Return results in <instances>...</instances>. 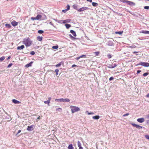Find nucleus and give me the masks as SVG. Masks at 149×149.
<instances>
[{"label":"nucleus","mask_w":149,"mask_h":149,"mask_svg":"<svg viewBox=\"0 0 149 149\" xmlns=\"http://www.w3.org/2000/svg\"><path fill=\"white\" fill-rule=\"evenodd\" d=\"M32 42L29 38H25L23 40V43L26 47H29L31 45Z\"/></svg>","instance_id":"nucleus-1"},{"label":"nucleus","mask_w":149,"mask_h":149,"mask_svg":"<svg viewBox=\"0 0 149 149\" xmlns=\"http://www.w3.org/2000/svg\"><path fill=\"white\" fill-rule=\"evenodd\" d=\"M70 108L71 109V112L72 113L79 111L80 110V109L79 108L75 106H71Z\"/></svg>","instance_id":"nucleus-2"},{"label":"nucleus","mask_w":149,"mask_h":149,"mask_svg":"<svg viewBox=\"0 0 149 149\" xmlns=\"http://www.w3.org/2000/svg\"><path fill=\"white\" fill-rule=\"evenodd\" d=\"M88 9H89V8L87 7H83L81 8H79L78 10V12H82L85 10H88Z\"/></svg>","instance_id":"nucleus-3"},{"label":"nucleus","mask_w":149,"mask_h":149,"mask_svg":"<svg viewBox=\"0 0 149 149\" xmlns=\"http://www.w3.org/2000/svg\"><path fill=\"white\" fill-rule=\"evenodd\" d=\"M140 65L142 66L148 67L149 66V63H148L141 62Z\"/></svg>","instance_id":"nucleus-4"},{"label":"nucleus","mask_w":149,"mask_h":149,"mask_svg":"<svg viewBox=\"0 0 149 149\" xmlns=\"http://www.w3.org/2000/svg\"><path fill=\"white\" fill-rule=\"evenodd\" d=\"M137 121L139 123H142L145 121V119L143 118H139L137 119Z\"/></svg>","instance_id":"nucleus-5"},{"label":"nucleus","mask_w":149,"mask_h":149,"mask_svg":"<svg viewBox=\"0 0 149 149\" xmlns=\"http://www.w3.org/2000/svg\"><path fill=\"white\" fill-rule=\"evenodd\" d=\"M11 24L13 26H15L17 25L18 22H16L15 21L13 20L11 22Z\"/></svg>","instance_id":"nucleus-6"},{"label":"nucleus","mask_w":149,"mask_h":149,"mask_svg":"<svg viewBox=\"0 0 149 149\" xmlns=\"http://www.w3.org/2000/svg\"><path fill=\"white\" fill-rule=\"evenodd\" d=\"M51 99V97H49L48 98V100H47V101H44V103L45 104H47L49 106V104L50 102V100Z\"/></svg>","instance_id":"nucleus-7"},{"label":"nucleus","mask_w":149,"mask_h":149,"mask_svg":"<svg viewBox=\"0 0 149 149\" xmlns=\"http://www.w3.org/2000/svg\"><path fill=\"white\" fill-rule=\"evenodd\" d=\"M127 3H128V4L131 6H134L135 5V3L132 1H128V2H127Z\"/></svg>","instance_id":"nucleus-8"},{"label":"nucleus","mask_w":149,"mask_h":149,"mask_svg":"<svg viewBox=\"0 0 149 149\" xmlns=\"http://www.w3.org/2000/svg\"><path fill=\"white\" fill-rule=\"evenodd\" d=\"M72 7L74 9L77 10L78 11L79 9L78 8V5L77 4H74Z\"/></svg>","instance_id":"nucleus-9"},{"label":"nucleus","mask_w":149,"mask_h":149,"mask_svg":"<svg viewBox=\"0 0 149 149\" xmlns=\"http://www.w3.org/2000/svg\"><path fill=\"white\" fill-rule=\"evenodd\" d=\"M12 102L15 104H19L20 103L19 101L15 99H13Z\"/></svg>","instance_id":"nucleus-10"},{"label":"nucleus","mask_w":149,"mask_h":149,"mask_svg":"<svg viewBox=\"0 0 149 149\" xmlns=\"http://www.w3.org/2000/svg\"><path fill=\"white\" fill-rule=\"evenodd\" d=\"M33 130V126H28L27 128V130L28 131H31Z\"/></svg>","instance_id":"nucleus-11"},{"label":"nucleus","mask_w":149,"mask_h":149,"mask_svg":"<svg viewBox=\"0 0 149 149\" xmlns=\"http://www.w3.org/2000/svg\"><path fill=\"white\" fill-rule=\"evenodd\" d=\"M24 48V45H22L20 46H18L17 47V49L18 50L22 49Z\"/></svg>","instance_id":"nucleus-12"},{"label":"nucleus","mask_w":149,"mask_h":149,"mask_svg":"<svg viewBox=\"0 0 149 149\" xmlns=\"http://www.w3.org/2000/svg\"><path fill=\"white\" fill-rule=\"evenodd\" d=\"M33 63V62H31L30 63H29L27 64H26V65H25V67H26V68H28V67H30V66H31V65H32V64Z\"/></svg>","instance_id":"nucleus-13"},{"label":"nucleus","mask_w":149,"mask_h":149,"mask_svg":"<svg viewBox=\"0 0 149 149\" xmlns=\"http://www.w3.org/2000/svg\"><path fill=\"white\" fill-rule=\"evenodd\" d=\"M70 32L74 36L76 37V34L74 31L73 30H71Z\"/></svg>","instance_id":"nucleus-14"},{"label":"nucleus","mask_w":149,"mask_h":149,"mask_svg":"<svg viewBox=\"0 0 149 149\" xmlns=\"http://www.w3.org/2000/svg\"><path fill=\"white\" fill-rule=\"evenodd\" d=\"M117 66V65L115 64L113 65H110L109 66H108V67L109 68H113L116 67Z\"/></svg>","instance_id":"nucleus-15"},{"label":"nucleus","mask_w":149,"mask_h":149,"mask_svg":"<svg viewBox=\"0 0 149 149\" xmlns=\"http://www.w3.org/2000/svg\"><path fill=\"white\" fill-rule=\"evenodd\" d=\"M71 20L70 19H66L64 20H63L62 23H66L69 22Z\"/></svg>","instance_id":"nucleus-16"},{"label":"nucleus","mask_w":149,"mask_h":149,"mask_svg":"<svg viewBox=\"0 0 149 149\" xmlns=\"http://www.w3.org/2000/svg\"><path fill=\"white\" fill-rule=\"evenodd\" d=\"M100 116H96L93 117V118L94 119L97 120L100 118Z\"/></svg>","instance_id":"nucleus-17"},{"label":"nucleus","mask_w":149,"mask_h":149,"mask_svg":"<svg viewBox=\"0 0 149 149\" xmlns=\"http://www.w3.org/2000/svg\"><path fill=\"white\" fill-rule=\"evenodd\" d=\"M36 20H38L41 19L42 17V16L39 15H38L36 17Z\"/></svg>","instance_id":"nucleus-18"},{"label":"nucleus","mask_w":149,"mask_h":149,"mask_svg":"<svg viewBox=\"0 0 149 149\" xmlns=\"http://www.w3.org/2000/svg\"><path fill=\"white\" fill-rule=\"evenodd\" d=\"M63 102H68L70 101V100L68 98L63 99Z\"/></svg>","instance_id":"nucleus-19"},{"label":"nucleus","mask_w":149,"mask_h":149,"mask_svg":"<svg viewBox=\"0 0 149 149\" xmlns=\"http://www.w3.org/2000/svg\"><path fill=\"white\" fill-rule=\"evenodd\" d=\"M55 100L58 102H63V98L56 99Z\"/></svg>","instance_id":"nucleus-20"},{"label":"nucleus","mask_w":149,"mask_h":149,"mask_svg":"<svg viewBox=\"0 0 149 149\" xmlns=\"http://www.w3.org/2000/svg\"><path fill=\"white\" fill-rule=\"evenodd\" d=\"M92 5L94 7L97 6L98 5V4L97 3L95 2H92Z\"/></svg>","instance_id":"nucleus-21"},{"label":"nucleus","mask_w":149,"mask_h":149,"mask_svg":"<svg viewBox=\"0 0 149 149\" xmlns=\"http://www.w3.org/2000/svg\"><path fill=\"white\" fill-rule=\"evenodd\" d=\"M68 149H74V148L73 147L72 145V144L70 145L68 147Z\"/></svg>","instance_id":"nucleus-22"},{"label":"nucleus","mask_w":149,"mask_h":149,"mask_svg":"<svg viewBox=\"0 0 149 149\" xmlns=\"http://www.w3.org/2000/svg\"><path fill=\"white\" fill-rule=\"evenodd\" d=\"M142 32L145 34H149V31H143Z\"/></svg>","instance_id":"nucleus-23"},{"label":"nucleus","mask_w":149,"mask_h":149,"mask_svg":"<svg viewBox=\"0 0 149 149\" xmlns=\"http://www.w3.org/2000/svg\"><path fill=\"white\" fill-rule=\"evenodd\" d=\"M86 57V56L85 55H82V56H79V57H77V58H76L77 60H79V59L80 58H82V57Z\"/></svg>","instance_id":"nucleus-24"},{"label":"nucleus","mask_w":149,"mask_h":149,"mask_svg":"<svg viewBox=\"0 0 149 149\" xmlns=\"http://www.w3.org/2000/svg\"><path fill=\"white\" fill-rule=\"evenodd\" d=\"M5 26L8 28H10L11 27V25L9 24H6L5 25Z\"/></svg>","instance_id":"nucleus-25"},{"label":"nucleus","mask_w":149,"mask_h":149,"mask_svg":"<svg viewBox=\"0 0 149 149\" xmlns=\"http://www.w3.org/2000/svg\"><path fill=\"white\" fill-rule=\"evenodd\" d=\"M65 26L66 27V28L68 29L71 26V25L70 24H65Z\"/></svg>","instance_id":"nucleus-26"},{"label":"nucleus","mask_w":149,"mask_h":149,"mask_svg":"<svg viewBox=\"0 0 149 149\" xmlns=\"http://www.w3.org/2000/svg\"><path fill=\"white\" fill-rule=\"evenodd\" d=\"M42 37L40 36H38L37 37V40L39 41H41L42 39Z\"/></svg>","instance_id":"nucleus-27"},{"label":"nucleus","mask_w":149,"mask_h":149,"mask_svg":"<svg viewBox=\"0 0 149 149\" xmlns=\"http://www.w3.org/2000/svg\"><path fill=\"white\" fill-rule=\"evenodd\" d=\"M136 128L139 129H141L142 128V126H141L139 125H137L136 127Z\"/></svg>","instance_id":"nucleus-28"},{"label":"nucleus","mask_w":149,"mask_h":149,"mask_svg":"<svg viewBox=\"0 0 149 149\" xmlns=\"http://www.w3.org/2000/svg\"><path fill=\"white\" fill-rule=\"evenodd\" d=\"M58 47L57 45L53 46L52 47V48L54 49H57L58 48Z\"/></svg>","instance_id":"nucleus-29"},{"label":"nucleus","mask_w":149,"mask_h":149,"mask_svg":"<svg viewBox=\"0 0 149 149\" xmlns=\"http://www.w3.org/2000/svg\"><path fill=\"white\" fill-rule=\"evenodd\" d=\"M5 58V57L4 56H2L0 58V61H3L4 59Z\"/></svg>","instance_id":"nucleus-30"},{"label":"nucleus","mask_w":149,"mask_h":149,"mask_svg":"<svg viewBox=\"0 0 149 149\" xmlns=\"http://www.w3.org/2000/svg\"><path fill=\"white\" fill-rule=\"evenodd\" d=\"M123 33V31H119V32H116L115 33L116 34H121Z\"/></svg>","instance_id":"nucleus-31"},{"label":"nucleus","mask_w":149,"mask_h":149,"mask_svg":"<svg viewBox=\"0 0 149 149\" xmlns=\"http://www.w3.org/2000/svg\"><path fill=\"white\" fill-rule=\"evenodd\" d=\"M77 144L79 147L81 146V144L79 141H78Z\"/></svg>","instance_id":"nucleus-32"},{"label":"nucleus","mask_w":149,"mask_h":149,"mask_svg":"<svg viewBox=\"0 0 149 149\" xmlns=\"http://www.w3.org/2000/svg\"><path fill=\"white\" fill-rule=\"evenodd\" d=\"M61 63L60 62L59 63L56 64L55 65V66L56 67H58L60 66L61 65Z\"/></svg>","instance_id":"nucleus-33"},{"label":"nucleus","mask_w":149,"mask_h":149,"mask_svg":"<svg viewBox=\"0 0 149 149\" xmlns=\"http://www.w3.org/2000/svg\"><path fill=\"white\" fill-rule=\"evenodd\" d=\"M55 72L56 73V75H58L59 70L58 69H56L55 70Z\"/></svg>","instance_id":"nucleus-34"},{"label":"nucleus","mask_w":149,"mask_h":149,"mask_svg":"<svg viewBox=\"0 0 149 149\" xmlns=\"http://www.w3.org/2000/svg\"><path fill=\"white\" fill-rule=\"evenodd\" d=\"M38 32L40 34H42L43 33V31L42 30H40L38 31Z\"/></svg>","instance_id":"nucleus-35"},{"label":"nucleus","mask_w":149,"mask_h":149,"mask_svg":"<svg viewBox=\"0 0 149 149\" xmlns=\"http://www.w3.org/2000/svg\"><path fill=\"white\" fill-rule=\"evenodd\" d=\"M149 74L148 72H146L143 74V75L144 76H147Z\"/></svg>","instance_id":"nucleus-36"},{"label":"nucleus","mask_w":149,"mask_h":149,"mask_svg":"<svg viewBox=\"0 0 149 149\" xmlns=\"http://www.w3.org/2000/svg\"><path fill=\"white\" fill-rule=\"evenodd\" d=\"M145 137L146 139L149 140V135H145Z\"/></svg>","instance_id":"nucleus-37"},{"label":"nucleus","mask_w":149,"mask_h":149,"mask_svg":"<svg viewBox=\"0 0 149 149\" xmlns=\"http://www.w3.org/2000/svg\"><path fill=\"white\" fill-rule=\"evenodd\" d=\"M99 52H95L94 53L96 56H98L99 54Z\"/></svg>","instance_id":"nucleus-38"},{"label":"nucleus","mask_w":149,"mask_h":149,"mask_svg":"<svg viewBox=\"0 0 149 149\" xmlns=\"http://www.w3.org/2000/svg\"><path fill=\"white\" fill-rule=\"evenodd\" d=\"M31 20H36V17H32L31 18Z\"/></svg>","instance_id":"nucleus-39"},{"label":"nucleus","mask_w":149,"mask_h":149,"mask_svg":"<svg viewBox=\"0 0 149 149\" xmlns=\"http://www.w3.org/2000/svg\"><path fill=\"white\" fill-rule=\"evenodd\" d=\"M120 1L123 3H127V2H128L127 0H120Z\"/></svg>","instance_id":"nucleus-40"},{"label":"nucleus","mask_w":149,"mask_h":149,"mask_svg":"<svg viewBox=\"0 0 149 149\" xmlns=\"http://www.w3.org/2000/svg\"><path fill=\"white\" fill-rule=\"evenodd\" d=\"M35 54V53L34 51H32L31 52V54L32 55H33Z\"/></svg>","instance_id":"nucleus-41"},{"label":"nucleus","mask_w":149,"mask_h":149,"mask_svg":"<svg viewBox=\"0 0 149 149\" xmlns=\"http://www.w3.org/2000/svg\"><path fill=\"white\" fill-rule=\"evenodd\" d=\"M144 8L146 9H149V6H145Z\"/></svg>","instance_id":"nucleus-42"},{"label":"nucleus","mask_w":149,"mask_h":149,"mask_svg":"<svg viewBox=\"0 0 149 149\" xmlns=\"http://www.w3.org/2000/svg\"><path fill=\"white\" fill-rule=\"evenodd\" d=\"M70 6L68 5H67V9H66V10H68L70 9Z\"/></svg>","instance_id":"nucleus-43"},{"label":"nucleus","mask_w":149,"mask_h":149,"mask_svg":"<svg viewBox=\"0 0 149 149\" xmlns=\"http://www.w3.org/2000/svg\"><path fill=\"white\" fill-rule=\"evenodd\" d=\"M114 79V78L113 77H111L109 79L110 81Z\"/></svg>","instance_id":"nucleus-44"},{"label":"nucleus","mask_w":149,"mask_h":149,"mask_svg":"<svg viewBox=\"0 0 149 149\" xmlns=\"http://www.w3.org/2000/svg\"><path fill=\"white\" fill-rule=\"evenodd\" d=\"M67 11V10L65 9V10H62V12L64 13H65Z\"/></svg>","instance_id":"nucleus-45"},{"label":"nucleus","mask_w":149,"mask_h":149,"mask_svg":"<svg viewBox=\"0 0 149 149\" xmlns=\"http://www.w3.org/2000/svg\"><path fill=\"white\" fill-rule=\"evenodd\" d=\"M132 125L134 127H136L137 125L135 124H132Z\"/></svg>","instance_id":"nucleus-46"},{"label":"nucleus","mask_w":149,"mask_h":149,"mask_svg":"<svg viewBox=\"0 0 149 149\" xmlns=\"http://www.w3.org/2000/svg\"><path fill=\"white\" fill-rule=\"evenodd\" d=\"M49 23V24H50V25H52V26H53L54 27H55V26H54V25H53V24L51 22H50Z\"/></svg>","instance_id":"nucleus-47"},{"label":"nucleus","mask_w":149,"mask_h":149,"mask_svg":"<svg viewBox=\"0 0 149 149\" xmlns=\"http://www.w3.org/2000/svg\"><path fill=\"white\" fill-rule=\"evenodd\" d=\"M129 115V114L128 113H126L123 115V116H128Z\"/></svg>","instance_id":"nucleus-48"},{"label":"nucleus","mask_w":149,"mask_h":149,"mask_svg":"<svg viewBox=\"0 0 149 149\" xmlns=\"http://www.w3.org/2000/svg\"><path fill=\"white\" fill-rule=\"evenodd\" d=\"M72 40H74L76 39V38L73 37L72 38H71Z\"/></svg>","instance_id":"nucleus-49"},{"label":"nucleus","mask_w":149,"mask_h":149,"mask_svg":"<svg viewBox=\"0 0 149 149\" xmlns=\"http://www.w3.org/2000/svg\"><path fill=\"white\" fill-rule=\"evenodd\" d=\"M94 114V113L93 112H91V113H88V114L89 115H91V114Z\"/></svg>","instance_id":"nucleus-50"},{"label":"nucleus","mask_w":149,"mask_h":149,"mask_svg":"<svg viewBox=\"0 0 149 149\" xmlns=\"http://www.w3.org/2000/svg\"><path fill=\"white\" fill-rule=\"evenodd\" d=\"M12 65V64L11 63H10V64L8 65V68H9L10 67V66H11Z\"/></svg>","instance_id":"nucleus-51"},{"label":"nucleus","mask_w":149,"mask_h":149,"mask_svg":"<svg viewBox=\"0 0 149 149\" xmlns=\"http://www.w3.org/2000/svg\"><path fill=\"white\" fill-rule=\"evenodd\" d=\"M63 22V20H60L58 22L59 23H61V22Z\"/></svg>","instance_id":"nucleus-52"},{"label":"nucleus","mask_w":149,"mask_h":149,"mask_svg":"<svg viewBox=\"0 0 149 149\" xmlns=\"http://www.w3.org/2000/svg\"><path fill=\"white\" fill-rule=\"evenodd\" d=\"M146 117L147 118L149 119V114L146 115Z\"/></svg>","instance_id":"nucleus-53"},{"label":"nucleus","mask_w":149,"mask_h":149,"mask_svg":"<svg viewBox=\"0 0 149 149\" xmlns=\"http://www.w3.org/2000/svg\"><path fill=\"white\" fill-rule=\"evenodd\" d=\"M69 36H70V38H72L73 37V36L71 35V34H70L69 35Z\"/></svg>","instance_id":"nucleus-54"},{"label":"nucleus","mask_w":149,"mask_h":149,"mask_svg":"<svg viewBox=\"0 0 149 149\" xmlns=\"http://www.w3.org/2000/svg\"><path fill=\"white\" fill-rule=\"evenodd\" d=\"M69 36H70V38H72L73 37V36L71 35V34H70L69 35Z\"/></svg>","instance_id":"nucleus-55"},{"label":"nucleus","mask_w":149,"mask_h":149,"mask_svg":"<svg viewBox=\"0 0 149 149\" xmlns=\"http://www.w3.org/2000/svg\"><path fill=\"white\" fill-rule=\"evenodd\" d=\"M141 72V70H138L137 71V74H138V73H140Z\"/></svg>","instance_id":"nucleus-56"},{"label":"nucleus","mask_w":149,"mask_h":149,"mask_svg":"<svg viewBox=\"0 0 149 149\" xmlns=\"http://www.w3.org/2000/svg\"><path fill=\"white\" fill-rule=\"evenodd\" d=\"M146 97H149V93L148 94L146 95Z\"/></svg>","instance_id":"nucleus-57"},{"label":"nucleus","mask_w":149,"mask_h":149,"mask_svg":"<svg viewBox=\"0 0 149 149\" xmlns=\"http://www.w3.org/2000/svg\"><path fill=\"white\" fill-rule=\"evenodd\" d=\"M77 66V65H72V67H76Z\"/></svg>","instance_id":"nucleus-58"},{"label":"nucleus","mask_w":149,"mask_h":149,"mask_svg":"<svg viewBox=\"0 0 149 149\" xmlns=\"http://www.w3.org/2000/svg\"><path fill=\"white\" fill-rule=\"evenodd\" d=\"M86 1H89L90 2H92V0H86Z\"/></svg>","instance_id":"nucleus-59"},{"label":"nucleus","mask_w":149,"mask_h":149,"mask_svg":"<svg viewBox=\"0 0 149 149\" xmlns=\"http://www.w3.org/2000/svg\"><path fill=\"white\" fill-rule=\"evenodd\" d=\"M40 118H41L40 117V116H39V117H38L37 118V119H38V120H40Z\"/></svg>","instance_id":"nucleus-60"},{"label":"nucleus","mask_w":149,"mask_h":149,"mask_svg":"<svg viewBox=\"0 0 149 149\" xmlns=\"http://www.w3.org/2000/svg\"><path fill=\"white\" fill-rule=\"evenodd\" d=\"M79 149H83V148L81 146L79 147Z\"/></svg>","instance_id":"nucleus-61"},{"label":"nucleus","mask_w":149,"mask_h":149,"mask_svg":"<svg viewBox=\"0 0 149 149\" xmlns=\"http://www.w3.org/2000/svg\"><path fill=\"white\" fill-rule=\"evenodd\" d=\"M21 132V130H19L18 131V133H17V134H19V133L20 132Z\"/></svg>","instance_id":"nucleus-62"},{"label":"nucleus","mask_w":149,"mask_h":149,"mask_svg":"<svg viewBox=\"0 0 149 149\" xmlns=\"http://www.w3.org/2000/svg\"><path fill=\"white\" fill-rule=\"evenodd\" d=\"M58 109H60L61 110H62V109L61 108H58V109H56V110H58Z\"/></svg>","instance_id":"nucleus-63"},{"label":"nucleus","mask_w":149,"mask_h":149,"mask_svg":"<svg viewBox=\"0 0 149 149\" xmlns=\"http://www.w3.org/2000/svg\"><path fill=\"white\" fill-rule=\"evenodd\" d=\"M147 123H148V124H149V120H147Z\"/></svg>","instance_id":"nucleus-64"}]
</instances>
